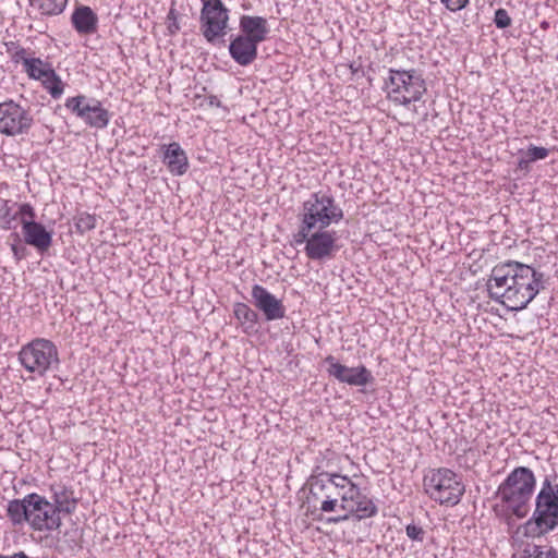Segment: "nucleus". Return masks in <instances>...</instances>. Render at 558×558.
<instances>
[{
  "mask_svg": "<svg viewBox=\"0 0 558 558\" xmlns=\"http://www.w3.org/2000/svg\"><path fill=\"white\" fill-rule=\"evenodd\" d=\"M549 154V150L545 147H538L534 145H530L525 156L530 158L532 161L545 159Z\"/></svg>",
  "mask_w": 558,
  "mask_h": 558,
  "instance_id": "33",
  "label": "nucleus"
},
{
  "mask_svg": "<svg viewBox=\"0 0 558 558\" xmlns=\"http://www.w3.org/2000/svg\"><path fill=\"white\" fill-rule=\"evenodd\" d=\"M300 240H305L306 232L316 229H326L331 223H337L343 218L342 209L336 204L333 197L327 193H313L308 199L303 203L300 214Z\"/></svg>",
  "mask_w": 558,
  "mask_h": 558,
  "instance_id": "4",
  "label": "nucleus"
},
{
  "mask_svg": "<svg viewBox=\"0 0 558 558\" xmlns=\"http://www.w3.org/2000/svg\"><path fill=\"white\" fill-rule=\"evenodd\" d=\"M34 123L33 116L13 100L0 102V133L16 136L28 133Z\"/></svg>",
  "mask_w": 558,
  "mask_h": 558,
  "instance_id": "10",
  "label": "nucleus"
},
{
  "mask_svg": "<svg viewBox=\"0 0 558 558\" xmlns=\"http://www.w3.org/2000/svg\"><path fill=\"white\" fill-rule=\"evenodd\" d=\"M486 287L492 300L517 312L525 308L544 289V274L530 265L509 260L492 269Z\"/></svg>",
  "mask_w": 558,
  "mask_h": 558,
  "instance_id": "1",
  "label": "nucleus"
},
{
  "mask_svg": "<svg viewBox=\"0 0 558 558\" xmlns=\"http://www.w3.org/2000/svg\"><path fill=\"white\" fill-rule=\"evenodd\" d=\"M258 43L242 35L235 37L229 46V52L240 65L251 64L257 57Z\"/></svg>",
  "mask_w": 558,
  "mask_h": 558,
  "instance_id": "17",
  "label": "nucleus"
},
{
  "mask_svg": "<svg viewBox=\"0 0 558 558\" xmlns=\"http://www.w3.org/2000/svg\"><path fill=\"white\" fill-rule=\"evenodd\" d=\"M352 487L356 490V494H353L352 499L342 509L343 514L328 518V523L337 524L349 520L351 517L363 520L377 514L378 509L375 502L364 495L356 484L352 483Z\"/></svg>",
  "mask_w": 558,
  "mask_h": 558,
  "instance_id": "14",
  "label": "nucleus"
},
{
  "mask_svg": "<svg viewBox=\"0 0 558 558\" xmlns=\"http://www.w3.org/2000/svg\"><path fill=\"white\" fill-rule=\"evenodd\" d=\"M426 494L441 505H457L464 493L459 476L449 469L432 470L424 476Z\"/></svg>",
  "mask_w": 558,
  "mask_h": 558,
  "instance_id": "7",
  "label": "nucleus"
},
{
  "mask_svg": "<svg viewBox=\"0 0 558 558\" xmlns=\"http://www.w3.org/2000/svg\"><path fill=\"white\" fill-rule=\"evenodd\" d=\"M252 298L254 305L263 312L266 320H278L284 317L286 308L281 300L277 299L263 286H253Z\"/></svg>",
  "mask_w": 558,
  "mask_h": 558,
  "instance_id": "16",
  "label": "nucleus"
},
{
  "mask_svg": "<svg viewBox=\"0 0 558 558\" xmlns=\"http://www.w3.org/2000/svg\"><path fill=\"white\" fill-rule=\"evenodd\" d=\"M40 82L52 98H59L63 94V83L54 70H51Z\"/></svg>",
  "mask_w": 558,
  "mask_h": 558,
  "instance_id": "28",
  "label": "nucleus"
},
{
  "mask_svg": "<svg viewBox=\"0 0 558 558\" xmlns=\"http://www.w3.org/2000/svg\"><path fill=\"white\" fill-rule=\"evenodd\" d=\"M53 70L50 63L41 60L40 58L31 57L24 60V71L33 80L40 81L43 77Z\"/></svg>",
  "mask_w": 558,
  "mask_h": 558,
  "instance_id": "24",
  "label": "nucleus"
},
{
  "mask_svg": "<svg viewBox=\"0 0 558 558\" xmlns=\"http://www.w3.org/2000/svg\"><path fill=\"white\" fill-rule=\"evenodd\" d=\"M29 498L25 496L23 499L11 500L8 505L7 515L13 525H20L24 522L28 523L29 519Z\"/></svg>",
  "mask_w": 558,
  "mask_h": 558,
  "instance_id": "23",
  "label": "nucleus"
},
{
  "mask_svg": "<svg viewBox=\"0 0 558 558\" xmlns=\"http://www.w3.org/2000/svg\"><path fill=\"white\" fill-rule=\"evenodd\" d=\"M352 481L347 475L322 472L311 475L307 481L308 500L314 505L319 504V510L324 513L342 511L348 501L352 499L356 490L352 487Z\"/></svg>",
  "mask_w": 558,
  "mask_h": 558,
  "instance_id": "2",
  "label": "nucleus"
},
{
  "mask_svg": "<svg viewBox=\"0 0 558 558\" xmlns=\"http://www.w3.org/2000/svg\"><path fill=\"white\" fill-rule=\"evenodd\" d=\"M72 24L80 34H93L97 29V15L89 7H78L71 16Z\"/></svg>",
  "mask_w": 558,
  "mask_h": 558,
  "instance_id": "22",
  "label": "nucleus"
},
{
  "mask_svg": "<svg viewBox=\"0 0 558 558\" xmlns=\"http://www.w3.org/2000/svg\"><path fill=\"white\" fill-rule=\"evenodd\" d=\"M385 89L387 97L396 105L408 107L416 104L426 93V84L415 70H390ZM416 112V109H413Z\"/></svg>",
  "mask_w": 558,
  "mask_h": 558,
  "instance_id": "6",
  "label": "nucleus"
},
{
  "mask_svg": "<svg viewBox=\"0 0 558 558\" xmlns=\"http://www.w3.org/2000/svg\"><path fill=\"white\" fill-rule=\"evenodd\" d=\"M163 162L167 165L168 170L173 175H182L186 172L189 167L187 156L181 148L180 144L173 142L165 146Z\"/></svg>",
  "mask_w": 558,
  "mask_h": 558,
  "instance_id": "20",
  "label": "nucleus"
},
{
  "mask_svg": "<svg viewBox=\"0 0 558 558\" xmlns=\"http://www.w3.org/2000/svg\"><path fill=\"white\" fill-rule=\"evenodd\" d=\"M19 217L22 228L24 227V221H35L36 213L34 207L28 203L17 204V218Z\"/></svg>",
  "mask_w": 558,
  "mask_h": 558,
  "instance_id": "32",
  "label": "nucleus"
},
{
  "mask_svg": "<svg viewBox=\"0 0 558 558\" xmlns=\"http://www.w3.org/2000/svg\"><path fill=\"white\" fill-rule=\"evenodd\" d=\"M235 318L244 326L245 331L253 330L257 324L258 315L245 303H236L233 310Z\"/></svg>",
  "mask_w": 558,
  "mask_h": 558,
  "instance_id": "25",
  "label": "nucleus"
},
{
  "mask_svg": "<svg viewBox=\"0 0 558 558\" xmlns=\"http://www.w3.org/2000/svg\"><path fill=\"white\" fill-rule=\"evenodd\" d=\"M306 233V239L300 240V230L296 234H294V243L296 245L305 243V253L310 259L313 260H323L325 258H329L332 256L333 252L337 250L336 241V232L327 231L325 229H316Z\"/></svg>",
  "mask_w": 558,
  "mask_h": 558,
  "instance_id": "12",
  "label": "nucleus"
},
{
  "mask_svg": "<svg viewBox=\"0 0 558 558\" xmlns=\"http://www.w3.org/2000/svg\"><path fill=\"white\" fill-rule=\"evenodd\" d=\"M325 363L328 364V374L340 383L348 384L350 386H366L374 380L371 371H368L364 365L348 367L337 362L332 355H328L325 359Z\"/></svg>",
  "mask_w": 558,
  "mask_h": 558,
  "instance_id": "15",
  "label": "nucleus"
},
{
  "mask_svg": "<svg viewBox=\"0 0 558 558\" xmlns=\"http://www.w3.org/2000/svg\"><path fill=\"white\" fill-rule=\"evenodd\" d=\"M523 558H558V553L554 547L527 545L523 549Z\"/></svg>",
  "mask_w": 558,
  "mask_h": 558,
  "instance_id": "29",
  "label": "nucleus"
},
{
  "mask_svg": "<svg viewBox=\"0 0 558 558\" xmlns=\"http://www.w3.org/2000/svg\"><path fill=\"white\" fill-rule=\"evenodd\" d=\"M530 162H533L532 160H530L529 157L526 158H521L518 162V166L520 169H526L529 167V163Z\"/></svg>",
  "mask_w": 558,
  "mask_h": 558,
  "instance_id": "37",
  "label": "nucleus"
},
{
  "mask_svg": "<svg viewBox=\"0 0 558 558\" xmlns=\"http://www.w3.org/2000/svg\"><path fill=\"white\" fill-rule=\"evenodd\" d=\"M12 252L16 257L21 258L19 247L15 244L12 245Z\"/></svg>",
  "mask_w": 558,
  "mask_h": 558,
  "instance_id": "39",
  "label": "nucleus"
},
{
  "mask_svg": "<svg viewBox=\"0 0 558 558\" xmlns=\"http://www.w3.org/2000/svg\"><path fill=\"white\" fill-rule=\"evenodd\" d=\"M172 16H174V10L171 9L170 12H169V19H171Z\"/></svg>",
  "mask_w": 558,
  "mask_h": 558,
  "instance_id": "40",
  "label": "nucleus"
},
{
  "mask_svg": "<svg viewBox=\"0 0 558 558\" xmlns=\"http://www.w3.org/2000/svg\"><path fill=\"white\" fill-rule=\"evenodd\" d=\"M19 360L26 371L40 376L59 364L57 347L52 341L43 338L23 345Z\"/></svg>",
  "mask_w": 558,
  "mask_h": 558,
  "instance_id": "8",
  "label": "nucleus"
},
{
  "mask_svg": "<svg viewBox=\"0 0 558 558\" xmlns=\"http://www.w3.org/2000/svg\"><path fill=\"white\" fill-rule=\"evenodd\" d=\"M407 536L412 541L423 542L425 532L424 530L415 524H409L405 527Z\"/></svg>",
  "mask_w": 558,
  "mask_h": 558,
  "instance_id": "35",
  "label": "nucleus"
},
{
  "mask_svg": "<svg viewBox=\"0 0 558 558\" xmlns=\"http://www.w3.org/2000/svg\"><path fill=\"white\" fill-rule=\"evenodd\" d=\"M0 558H29L24 551L15 553L12 556L0 555Z\"/></svg>",
  "mask_w": 558,
  "mask_h": 558,
  "instance_id": "38",
  "label": "nucleus"
},
{
  "mask_svg": "<svg viewBox=\"0 0 558 558\" xmlns=\"http://www.w3.org/2000/svg\"><path fill=\"white\" fill-rule=\"evenodd\" d=\"M68 0H29L33 9L43 15H58L63 12Z\"/></svg>",
  "mask_w": 558,
  "mask_h": 558,
  "instance_id": "26",
  "label": "nucleus"
},
{
  "mask_svg": "<svg viewBox=\"0 0 558 558\" xmlns=\"http://www.w3.org/2000/svg\"><path fill=\"white\" fill-rule=\"evenodd\" d=\"M240 28L244 37H250L258 44L265 40L268 33L267 21L262 16L243 15L240 20Z\"/></svg>",
  "mask_w": 558,
  "mask_h": 558,
  "instance_id": "21",
  "label": "nucleus"
},
{
  "mask_svg": "<svg viewBox=\"0 0 558 558\" xmlns=\"http://www.w3.org/2000/svg\"><path fill=\"white\" fill-rule=\"evenodd\" d=\"M494 22H495V25L498 27V28H506L508 26H510L511 24V19L507 12V10L505 9H498L496 10L495 12V17H494Z\"/></svg>",
  "mask_w": 558,
  "mask_h": 558,
  "instance_id": "34",
  "label": "nucleus"
},
{
  "mask_svg": "<svg viewBox=\"0 0 558 558\" xmlns=\"http://www.w3.org/2000/svg\"><path fill=\"white\" fill-rule=\"evenodd\" d=\"M51 493L52 507L59 515L61 513L72 514L75 511L77 500L72 489L64 485L57 484L51 486Z\"/></svg>",
  "mask_w": 558,
  "mask_h": 558,
  "instance_id": "19",
  "label": "nucleus"
},
{
  "mask_svg": "<svg viewBox=\"0 0 558 558\" xmlns=\"http://www.w3.org/2000/svg\"><path fill=\"white\" fill-rule=\"evenodd\" d=\"M558 526V485L546 478L535 498V509L524 524L529 536H543Z\"/></svg>",
  "mask_w": 558,
  "mask_h": 558,
  "instance_id": "5",
  "label": "nucleus"
},
{
  "mask_svg": "<svg viewBox=\"0 0 558 558\" xmlns=\"http://www.w3.org/2000/svg\"><path fill=\"white\" fill-rule=\"evenodd\" d=\"M229 11L221 1L204 3L201 10V33L209 44L223 41L227 34Z\"/></svg>",
  "mask_w": 558,
  "mask_h": 558,
  "instance_id": "9",
  "label": "nucleus"
},
{
  "mask_svg": "<svg viewBox=\"0 0 558 558\" xmlns=\"http://www.w3.org/2000/svg\"><path fill=\"white\" fill-rule=\"evenodd\" d=\"M5 50L14 63L22 62L24 64V60L31 58L27 50L15 41L5 43Z\"/></svg>",
  "mask_w": 558,
  "mask_h": 558,
  "instance_id": "31",
  "label": "nucleus"
},
{
  "mask_svg": "<svg viewBox=\"0 0 558 558\" xmlns=\"http://www.w3.org/2000/svg\"><path fill=\"white\" fill-rule=\"evenodd\" d=\"M65 107L92 128L104 129L109 123L108 110L96 99L88 100L80 95L69 98Z\"/></svg>",
  "mask_w": 558,
  "mask_h": 558,
  "instance_id": "13",
  "label": "nucleus"
},
{
  "mask_svg": "<svg viewBox=\"0 0 558 558\" xmlns=\"http://www.w3.org/2000/svg\"><path fill=\"white\" fill-rule=\"evenodd\" d=\"M441 2L448 10L456 12L463 9L468 4L469 0H441Z\"/></svg>",
  "mask_w": 558,
  "mask_h": 558,
  "instance_id": "36",
  "label": "nucleus"
},
{
  "mask_svg": "<svg viewBox=\"0 0 558 558\" xmlns=\"http://www.w3.org/2000/svg\"><path fill=\"white\" fill-rule=\"evenodd\" d=\"M27 498L31 501L28 524L32 529L35 531H56L61 527V517L52 507V502L36 493L28 494Z\"/></svg>",
  "mask_w": 558,
  "mask_h": 558,
  "instance_id": "11",
  "label": "nucleus"
},
{
  "mask_svg": "<svg viewBox=\"0 0 558 558\" xmlns=\"http://www.w3.org/2000/svg\"><path fill=\"white\" fill-rule=\"evenodd\" d=\"M13 206H17V204H10L9 201L0 203V228L3 230H11L15 227L17 210H13Z\"/></svg>",
  "mask_w": 558,
  "mask_h": 558,
  "instance_id": "27",
  "label": "nucleus"
},
{
  "mask_svg": "<svg viewBox=\"0 0 558 558\" xmlns=\"http://www.w3.org/2000/svg\"><path fill=\"white\" fill-rule=\"evenodd\" d=\"M22 233L25 243L34 246L39 252H46L51 246L52 235L39 222L24 221Z\"/></svg>",
  "mask_w": 558,
  "mask_h": 558,
  "instance_id": "18",
  "label": "nucleus"
},
{
  "mask_svg": "<svg viewBox=\"0 0 558 558\" xmlns=\"http://www.w3.org/2000/svg\"><path fill=\"white\" fill-rule=\"evenodd\" d=\"M74 225L77 232L85 233L96 227V218L87 213H80L74 218Z\"/></svg>",
  "mask_w": 558,
  "mask_h": 558,
  "instance_id": "30",
  "label": "nucleus"
},
{
  "mask_svg": "<svg viewBox=\"0 0 558 558\" xmlns=\"http://www.w3.org/2000/svg\"><path fill=\"white\" fill-rule=\"evenodd\" d=\"M535 485L536 478L532 470L526 466H518L498 486L496 497L509 514L522 519L531 509Z\"/></svg>",
  "mask_w": 558,
  "mask_h": 558,
  "instance_id": "3",
  "label": "nucleus"
}]
</instances>
